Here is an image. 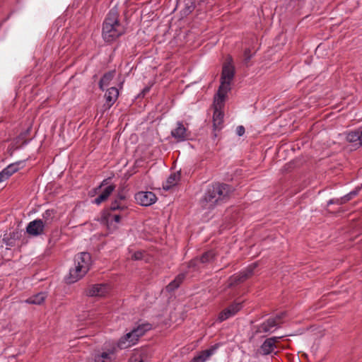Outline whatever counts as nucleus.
<instances>
[{"mask_svg":"<svg viewBox=\"0 0 362 362\" xmlns=\"http://www.w3.org/2000/svg\"><path fill=\"white\" fill-rule=\"evenodd\" d=\"M243 308L242 303H233L223 309L218 316L219 322H223L237 314Z\"/></svg>","mask_w":362,"mask_h":362,"instance_id":"9","label":"nucleus"},{"mask_svg":"<svg viewBox=\"0 0 362 362\" xmlns=\"http://www.w3.org/2000/svg\"><path fill=\"white\" fill-rule=\"evenodd\" d=\"M46 298V294L45 293H38L28 298L25 302L28 304L40 305Z\"/></svg>","mask_w":362,"mask_h":362,"instance_id":"24","label":"nucleus"},{"mask_svg":"<svg viewBox=\"0 0 362 362\" xmlns=\"http://www.w3.org/2000/svg\"><path fill=\"white\" fill-rule=\"evenodd\" d=\"M226 97L215 95L214 98L213 107H214V115H213V127L214 130L219 131L223 127V112L222 108L224 106Z\"/></svg>","mask_w":362,"mask_h":362,"instance_id":"4","label":"nucleus"},{"mask_svg":"<svg viewBox=\"0 0 362 362\" xmlns=\"http://www.w3.org/2000/svg\"><path fill=\"white\" fill-rule=\"evenodd\" d=\"M119 96V90L115 87L108 88L105 93V103L104 107L110 109L117 101Z\"/></svg>","mask_w":362,"mask_h":362,"instance_id":"16","label":"nucleus"},{"mask_svg":"<svg viewBox=\"0 0 362 362\" xmlns=\"http://www.w3.org/2000/svg\"><path fill=\"white\" fill-rule=\"evenodd\" d=\"M202 263L200 262L198 257L192 259L188 262V268L193 269V271H199L202 269Z\"/></svg>","mask_w":362,"mask_h":362,"instance_id":"31","label":"nucleus"},{"mask_svg":"<svg viewBox=\"0 0 362 362\" xmlns=\"http://www.w3.org/2000/svg\"><path fill=\"white\" fill-rule=\"evenodd\" d=\"M127 207L124 203L120 202L119 199H115L110 204L108 209L105 210H110V211L116 212L117 211L120 212H125Z\"/></svg>","mask_w":362,"mask_h":362,"instance_id":"23","label":"nucleus"},{"mask_svg":"<svg viewBox=\"0 0 362 362\" xmlns=\"http://www.w3.org/2000/svg\"><path fill=\"white\" fill-rule=\"evenodd\" d=\"M359 189H356L355 190L351 191L349 194H346L341 199L344 201V204L351 199L354 197L358 194Z\"/></svg>","mask_w":362,"mask_h":362,"instance_id":"32","label":"nucleus"},{"mask_svg":"<svg viewBox=\"0 0 362 362\" xmlns=\"http://www.w3.org/2000/svg\"><path fill=\"white\" fill-rule=\"evenodd\" d=\"M129 362H144L143 359L139 358L136 356H132Z\"/></svg>","mask_w":362,"mask_h":362,"instance_id":"41","label":"nucleus"},{"mask_svg":"<svg viewBox=\"0 0 362 362\" xmlns=\"http://www.w3.org/2000/svg\"><path fill=\"white\" fill-rule=\"evenodd\" d=\"M135 199L141 206H148L154 204L157 197L152 192H139L135 194Z\"/></svg>","mask_w":362,"mask_h":362,"instance_id":"12","label":"nucleus"},{"mask_svg":"<svg viewBox=\"0 0 362 362\" xmlns=\"http://www.w3.org/2000/svg\"><path fill=\"white\" fill-rule=\"evenodd\" d=\"M151 329V325L149 323L139 325L136 328H134L132 331L126 334L123 337H122L117 343V346L120 349H127V346L125 345V340L130 339L131 337H133V340H138L140 337L143 336L146 332L150 330Z\"/></svg>","mask_w":362,"mask_h":362,"instance_id":"6","label":"nucleus"},{"mask_svg":"<svg viewBox=\"0 0 362 362\" xmlns=\"http://www.w3.org/2000/svg\"><path fill=\"white\" fill-rule=\"evenodd\" d=\"M201 1H204L205 0H200Z\"/></svg>","mask_w":362,"mask_h":362,"instance_id":"44","label":"nucleus"},{"mask_svg":"<svg viewBox=\"0 0 362 362\" xmlns=\"http://www.w3.org/2000/svg\"><path fill=\"white\" fill-rule=\"evenodd\" d=\"M186 277L185 273L179 274L173 281H172L167 286L166 290L168 292L174 291L175 289L178 288L180 284L183 282L184 279Z\"/></svg>","mask_w":362,"mask_h":362,"instance_id":"21","label":"nucleus"},{"mask_svg":"<svg viewBox=\"0 0 362 362\" xmlns=\"http://www.w3.org/2000/svg\"><path fill=\"white\" fill-rule=\"evenodd\" d=\"M88 271L82 268L81 266H78L75 262L74 268H71L69 271V276L66 278V281L69 284H72L80 279H81Z\"/></svg>","mask_w":362,"mask_h":362,"instance_id":"13","label":"nucleus"},{"mask_svg":"<svg viewBox=\"0 0 362 362\" xmlns=\"http://www.w3.org/2000/svg\"><path fill=\"white\" fill-rule=\"evenodd\" d=\"M233 59L229 57L223 64L221 76V84L216 95L226 97L230 90V83L235 76V67L232 64Z\"/></svg>","mask_w":362,"mask_h":362,"instance_id":"3","label":"nucleus"},{"mask_svg":"<svg viewBox=\"0 0 362 362\" xmlns=\"http://www.w3.org/2000/svg\"><path fill=\"white\" fill-rule=\"evenodd\" d=\"M74 262L88 271L91 263L90 255L88 252H81L75 257Z\"/></svg>","mask_w":362,"mask_h":362,"instance_id":"18","label":"nucleus"},{"mask_svg":"<svg viewBox=\"0 0 362 362\" xmlns=\"http://www.w3.org/2000/svg\"><path fill=\"white\" fill-rule=\"evenodd\" d=\"M20 237L19 233L18 231L13 232L9 234L8 236L4 235L3 238V242L6 244V246L13 247L16 245V241Z\"/></svg>","mask_w":362,"mask_h":362,"instance_id":"28","label":"nucleus"},{"mask_svg":"<svg viewBox=\"0 0 362 362\" xmlns=\"http://www.w3.org/2000/svg\"><path fill=\"white\" fill-rule=\"evenodd\" d=\"M24 165L23 161H18L8 165L4 170L6 171L8 175L11 177L13 173H16L21 168H23Z\"/></svg>","mask_w":362,"mask_h":362,"instance_id":"30","label":"nucleus"},{"mask_svg":"<svg viewBox=\"0 0 362 362\" xmlns=\"http://www.w3.org/2000/svg\"><path fill=\"white\" fill-rule=\"evenodd\" d=\"M332 204H338V205H342V204H344V201H343V199H341V197L339 199H330L327 202V205Z\"/></svg>","mask_w":362,"mask_h":362,"instance_id":"35","label":"nucleus"},{"mask_svg":"<svg viewBox=\"0 0 362 362\" xmlns=\"http://www.w3.org/2000/svg\"><path fill=\"white\" fill-rule=\"evenodd\" d=\"M280 337H272L267 338L261 345L259 351L262 355H269L272 354L276 348V342Z\"/></svg>","mask_w":362,"mask_h":362,"instance_id":"14","label":"nucleus"},{"mask_svg":"<svg viewBox=\"0 0 362 362\" xmlns=\"http://www.w3.org/2000/svg\"><path fill=\"white\" fill-rule=\"evenodd\" d=\"M126 214H117L110 210H103L101 216V222L107 226L110 231H113L117 228V223H119L123 216Z\"/></svg>","mask_w":362,"mask_h":362,"instance_id":"7","label":"nucleus"},{"mask_svg":"<svg viewBox=\"0 0 362 362\" xmlns=\"http://www.w3.org/2000/svg\"><path fill=\"white\" fill-rule=\"evenodd\" d=\"M361 131H352L346 134V139L349 143H358L361 146Z\"/></svg>","mask_w":362,"mask_h":362,"instance_id":"29","label":"nucleus"},{"mask_svg":"<svg viewBox=\"0 0 362 362\" xmlns=\"http://www.w3.org/2000/svg\"><path fill=\"white\" fill-rule=\"evenodd\" d=\"M115 185H110L106 187L103 190L102 193L97 198H95L94 199L93 203L97 205H99L102 202L106 201L108 199V197H110V195L115 190Z\"/></svg>","mask_w":362,"mask_h":362,"instance_id":"20","label":"nucleus"},{"mask_svg":"<svg viewBox=\"0 0 362 362\" xmlns=\"http://www.w3.org/2000/svg\"><path fill=\"white\" fill-rule=\"evenodd\" d=\"M54 211L52 209L46 210L42 214V218L40 220L42 222L43 225L47 227L49 226L54 218Z\"/></svg>","mask_w":362,"mask_h":362,"instance_id":"25","label":"nucleus"},{"mask_svg":"<svg viewBox=\"0 0 362 362\" xmlns=\"http://www.w3.org/2000/svg\"><path fill=\"white\" fill-rule=\"evenodd\" d=\"M105 181H106L105 180H103V182L101 183V185L98 187V188H101V187H102V186H103V185H104V182H105Z\"/></svg>","mask_w":362,"mask_h":362,"instance_id":"42","label":"nucleus"},{"mask_svg":"<svg viewBox=\"0 0 362 362\" xmlns=\"http://www.w3.org/2000/svg\"><path fill=\"white\" fill-rule=\"evenodd\" d=\"M285 313H281L279 315H276L274 317H272L273 319H276L277 325H279L281 323V319L284 317Z\"/></svg>","mask_w":362,"mask_h":362,"instance_id":"38","label":"nucleus"},{"mask_svg":"<svg viewBox=\"0 0 362 362\" xmlns=\"http://www.w3.org/2000/svg\"><path fill=\"white\" fill-rule=\"evenodd\" d=\"M218 345L211 346L209 349L202 351L197 354L191 362H205L217 349Z\"/></svg>","mask_w":362,"mask_h":362,"instance_id":"19","label":"nucleus"},{"mask_svg":"<svg viewBox=\"0 0 362 362\" xmlns=\"http://www.w3.org/2000/svg\"><path fill=\"white\" fill-rule=\"evenodd\" d=\"M125 33L124 26L119 21V13L115 8L109 11L103 25V37L106 42H112Z\"/></svg>","mask_w":362,"mask_h":362,"instance_id":"2","label":"nucleus"},{"mask_svg":"<svg viewBox=\"0 0 362 362\" xmlns=\"http://www.w3.org/2000/svg\"><path fill=\"white\" fill-rule=\"evenodd\" d=\"M117 349L112 346L106 351L95 354L88 362H113L115 359Z\"/></svg>","mask_w":362,"mask_h":362,"instance_id":"8","label":"nucleus"},{"mask_svg":"<svg viewBox=\"0 0 362 362\" xmlns=\"http://www.w3.org/2000/svg\"><path fill=\"white\" fill-rule=\"evenodd\" d=\"M171 136L177 142H182L189 139L190 132H188L182 122H177L176 128L171 131Z\"/></svg>","mask_w":362,"mask_h":362,"instance_id":"11","label":"nucleus"},{"mask_svg":"<svg viewBox=\"0 0 362 362\" xmlns=\"http://www.w3.org/2000/svg\"><path fill=\"white\" fill-rule=\"evenodd\" d=\"M109 291V286L104 284H98L89 286L86 290L85 293L87 296L96 297L104 296Z\"/></svg>","mask_w":362,"mask_h":362,"instance_id":"10","label":"nucleus"},{"mask_svg":"<svg viewBox=\"0 0 362 362\" xmlns=\"http://www.w3.org/2000/svg\"><path fill=\"white\" fill-rule=\"evenodd\" d=\"M9 177L10 176L8 175V173L4 169L0 172V182H2L8 180Z\"/></svg>","mask_w":362,"mask_h":362,"instance_id":"34","label":"nucleus"},{"mask_svg":"<svg viewBox=\"0 0 362 362\" xmlns=\"http://www.w3.org/2000/svg\"><path fill=\"white\" fill-rule=\"evenodd\" d=\"M257 267V263L255 262L249 265L245 270L240 272L229 277L228 280L229 288L238 286L251 277L254 270Z\"/></svg>","mask_w":362,"mask_h":362,"instance_id":"5","label":"nucleus"},{"mask_svg":"<svg viewBox=\"0 0 362 362\" xmlns=\"http://www.w3.org/2000/svg\"><path fill=\"white\" fill-rule=\"evenodd\" d=\"M45 226L40 219L34 220L30 222L26 228L28 234L37 236L44 233Z\"/></svg>","mask_w":362,"mask_h":362,"instance_id":"15","label":"nucleus"},{"mask_svg":"<svg viewBox=\"0 0 362 362\" xmlns=\"http://www.w3.org/2000/svg\"><path fill=\"white\" fill-rule=\"evenodd\" d=\"M143 258V252L142 251H136L132 255V259L133 260H140Z\"/></svg>","mask_w":362,"mask_h":362,"instance_id":"33","label":"nucleus"},{"mask_svg":"<svg viewBox=\"0 0 362 362\" xmlns=\"http://www.w3.org/2000/svg\"><path fill=\"white\" fill-rule=\"evenodd\" d=\"M233 192L232 186L221 182L209 185L200 200L202 207L204 209H214L216 206L228 202Z\"/></svg>","mask_w":362,"mask_h":362,"instance_id":"1","label":"nucleus"},{"mask_svg":"<svg viewBox=\"0 0 362 362\" xmlns=\"http://www.w3.org/2000/svg\"><path fill=\"white\" fill-rule=\"evenodd\" d=\"M180 180V175L176 173L171 174L167 179L165 184L163 185V188L165 190L170 189L173 186H175Z\"/></svg>","mask_w":362,"mask_h":362,"instance_id":"27","label":"nucleus"},{"mask_svg":"<svg viewBox=\"0 0 362 362\" xmlns=\"http://www.w3.org/2000/svg\"><path fill=\"white\" fill-rule=\"evenodd\" d=\"M244 56H245V60L246 62H248L250 60V59L252 57V54H251V51L249 48L246 49L244 51Z\"/></svg>","mask_w":362,"mask_h":362,"instance_id":"36","label":"nucleus"},{"mask_svg":"<svg viewBox=\"0 0 362 362\" xmlns=\"http://www.w3.org/2000/svg\"><path fill=\"white\" fill-rule=\"evenodd\" d=\"M360 135L361 136V146H362V130L361 131V134Z\"/></svg>","mask_w":362,"mask_h":362,"instance_id":"43","label":"nucleus"},{"mask_svg":"<svg viewBox=\"0 0 362 362\" xmlns=\"http://www.w3.org/2000/svg\"><path fill=\"white\" fill-rule=\"evenodd\" d=\"M115 71H110L105 73L99 81V88L102 90H104L103 86H107L110 83V82L112 80L115 76Z\"/></svg>","mask_w":362,"mask_h":362,"instance_id":"26","label":"nucleus"},{"mask_svg":"<svg viewBox=\"0 0 362 362\" xmlns=\"http://www.w3.org/2000/svg\"><path fill=\"white\" fill-rule=\"evenodd\" d=\"M216 257V253L214 250H210L204 252L200 257H198L200 262L202 264H207L212 262Z\"/></svg>","mask_w":362,"mask_h":362,"instance_id":"22","label":"nucleus"},{"mask_svg":"<svg viewBox=\"0 0 362 362\" xmlns=\"http://www.w3.org/2000/svg\"><path fill=\"white\" fill-rule=\"evenodd\" d=\"M277 326L279 325H277L276 319L270 317L257 327L256 333L261 334L271 332H272V329Z\"/></svg>","mask_w":362,"mask_h":362,"instance_id":"17","label":"nucleus"},{"mask_svg":"<svg viewBox=\"0 0 362 362\" xmlns=\"http://www.w3.org/2000/svg\"><path fill=\"white\" fill-rule=\"evenodd\" d=\"M125 198V196L122 193H119L115 199H119L120 202L124 203Z\"/></svg>","mask_w":362,"mask_h":362,"instance_id":"40","label":"nucleus"},{"mask_svg":"<svg viewBox=\"0 0 362 362\" xmlns=\"http://www.w3.org/2000/svg\"><path fill=\"white\" fill-rule=\"evenodd\" d=\"M138 340H133V337H131L130 339L125 340V345L127 346V348L132 346V345L135 344V343Z\"/></svg>","mask_w":362,"mask_h":362,"instance_id":"37","label":"nucleus"},{"mask_svg":"<svg viewBox=\"0 0 362 362\" xmlns=\"http://www.w3.org/2000/svg\"><path fill=\"white\" fill-rule=\"evenodd\" d=\"M236 133L238 136H241L245 134V127L243 126H238L236 129Z\"/></svg>","mask_w":362,"mask_h":362,"instance_id":"39","label":"nucleus"}]
</instances>
